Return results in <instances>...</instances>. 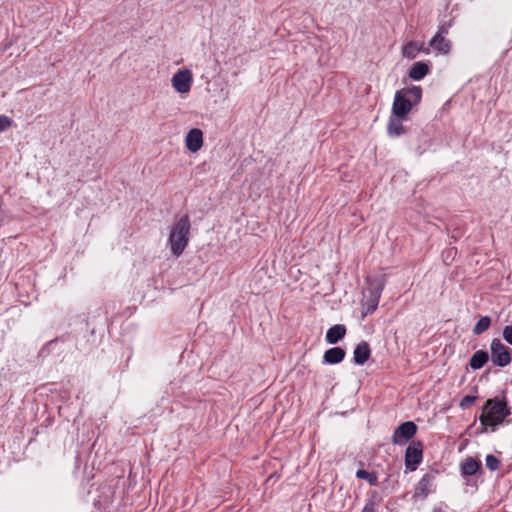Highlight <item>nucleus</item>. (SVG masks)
<instances>
[{
	"label": "nucleus",
	"instance_id": "nucleus-13",
	"mask_svg": "<svg viewBox=\"0 0 512 512\" xmlns=\"http://www.w3.org/2000/svg\"><path fill=\"white\" fill-rule=\"evenodd\" d=\"M481 467V461L468 457L461 463V475L464 477L473 476L481 470Z\"/></svg>",
	"mask_w": 512,
	"mask_h": 512
},
{
	"label": "nucleus",
	"instance_id": "nucleus-4",
	"mask_svg": "<svg viewBox=\"0 0 512 512\" xmlns=\"http://www.w3.org/2000/svg\"><path fill=\"white\" fill-rule=\"evenodd\" d=\"M491 361L494 365L505 367L511 362V356L508 347L500 339L494 338L491 341Z\"/></svg>",
	"mask_w": 512,
	"mask_h": 512
},
{
	"label": "nucleus",
	"instance_id": "nucleus-5",
	"mask_svg": "<svg viewBox=\"0 0 512 512\" xmlns=\"http://www.w3.org/2000/svg\"><path fill=\"white\" fill-rule=\"evenodd\" d=\"M416 432L417 425L412 421H406L394 430L391 440L395 445H404L415 436Z\"/></svg>",
	"mask_w": 512,
	"mask_h": 512
},
{
	"label": "nucleus",
	"instance_id": "nucleus-11",
	"mask_svg": "<svg viewBox=\"0 0 512 512\" xmlns=\"http://www.w3.org/2000/svg\"><path fill=\"white\" fill-rule=\"evenodd\" d=\"M346 352L341 347H333L324 352L323 363L324 364H339L345 358Z\"/></svg>",
	"mask_w": 512,
	"mask_h": 512
},
{
	"label": "nucleus",
	"instance_id": "nucleus-3",
	"mask_svg": "<svg viewBox=\"0 0 512 512\" xmlns=\"http://www.w3.org/2000/svg\"><path fill=\"white\" fill-rule=\"evenodd\" d=\"M422 99V88L412 86L396 91L392 106V113L399 119H405L412 107L419 104Z\"/></svg>",
	"mask_w": 512,
	"mask_h": 512
},
{
	"label": "nucleus",
	"instance_id": "nucleus-27",
	"mask_svg": "<svg viewBox=\"0 0 512 512\" xmlns=\"http://www.w3.org/2000/svg\"><path fill=\"white\" fill-rule=\"evenodd\" d=\"M11 124V120L7 116H0V132L6 130Z\"/></svg>",
	"mask_w": 512,
	"mask_h": 512
},
{
	"label": "nucleus",
	"instance_id": "nucleus-7",
	"mask_svg": "<svg viewBox=\"0 0 512 512\" xmlns=\"http://www.w3.org/2000/svg\"><path fill=\"white\" fill-rule=\"evenodd\" d=\"M192 82L193 75L188 69L178 70L171 79L172 87L181 94H186L191 90Z\"/></svg>",
	"mask_w": 512,
	"mask_h": 512
},
{
	"label": "nucleus",
	"instance_id": "nucleus-23",
	"mask_svg": "<svg viewBox=\"0 0 512 512\" xmlns=\"http://www.w3.org/2000/svg\"><path fill=\"white\" fill-rule=\"evenodd\" d=\"M485 462H486V467L490 471H496L501 466L500 460L496 456H494L493 454H488L486 456Z\"/></svg>",
	"mask_w": 512,
	"mask_h": 512
},
{
	"label": "nucleus",
	"instance_id": "nucleus-10",
	"mask_svg": "<svg viewBox=\"0 0 512 512\" xmlns=\"http://www.w3.org/2000/svg\"><path fill=\"white\" fill-rule=\"evenodd\" d=\"M371 356L370 345L366 341H361L356 345L353 351V362L356 365H364Z\"/></svg>",
	"mask_w": 512,
	"mask_h": 512
},
{
	"label": "nucleus",
	"instance_id": "nucleus-22",
	"mask_svg": "<svg viewBox=\"0 0 512 512\" xmlns=\"http://www.w3.org/2000/svg\"><path fill=\"white\" fill-rule=\"evenodd\" d=\"M379 502L380 498L378 493L376 491L371 492L361 512H376V507L379 505Z\"/></svg>",
	"mask_w": 512,
	"mask_h": 512
},
{
	"label": "nucleus",
	"instance_id": "nucleus-6",
	"mask_svg": "<svg viewBox=\"0 0 512 512\" xmlns=\"http://www.w3.org/2000/svg\"><path fill=\"white\" fill-rule=\"evenodd\" d=\"M423 460V444L420 441L411 442L406 448L405 465L410 471L416 470Z\"/></svg>",
	"mask_w": 512,
	"mask_h": 512
},
{
	"label": "nucleus",
	"instance_id": "nucleus-21",
	"mask_svg": "<svg viewBox=\"0 0 512 512\" xmlns=\"http://www.w3.org/2000/svg\"><path fill=\"white\" fill-rule=\"evenodd\" d=\"M491 325V318L489 316H482L478 320V322L475 324L473 328V334L474 335H481L485 331L489 329Z\"/></svg>",
	"mask_w": 512,
	"mask_h": 512
},
{
	"label": "nucleus",
	"instance_id": "nucleus-17",
	"mask_svg": "<svg viewBox=\"0 0 512 512\" xmlns=\"http://www.w3.org/2000/svg\"><path fill=\"white\" fill-rule=\"evenodd\" d=\"M489 360L487 351L478 350L470 358L469 365L473 370L481 369Z\"/></svg>",
	"mask_w": 512,
	"mask_h": 512
},
{
	"label": "nucleus",
	"instance_id": "nucleus-16",
	"mask_svg": "<svg viewBox=\"0 0 512 512\" xmlns=\"http://www.w3.org/2000/svg\"><path fill=\"white\" fill-rule=\"evenodd\" d=\"M429 65L423 61L413 63L409 70V77L415 81L422 80L429 73Z\"/></svg>",
	"mask_w": 512,
	"mask_h": 512
},
{
	"label": "nucleus",
	"instance_id": "nucleus-28",
	"mask_svg": "<svg viewBox=\"0 0 512 512\" xmlns=\"http://www.w3.org/2000/svg\"><path fill=\"white\" fill-rule=\"evenodd\" d=\"M448 506L445 504H440L436 507H434L433 512H446Z\"/></svg>",
	"mask_w": 512,
	"mask_h": 512
},
{
	"label": "nucleus",
	"instance_id": "nucleus-9",
	"mask_svg": "<svg viewBox=\"0 0 512 512\" xmlns=\"http://www.w3.org/2000/svg\"><path fill=\"white\" fill-rule=\"evenodd\" d=\"M186 147L191 152H197L203 145V133L198 128L191 129L185 139Z\"/></svg>",
	"mask_w": 512,
	"mask_h": 512
},
{
	"label": "nucleus",
	"instance_id": "nucleus-12",
	"mask_svg": "<svg viewBox=\"0 0 512 512\" xmlns=\"http://www.w3.org/2000/svg\"><path fill=\"white\" fill-rule=\"evenodd\" d=\"M347 329L343 324H336L330 327L326 332V342L329 344H336L342 340L346 335Z\"/></svg>",
	"mask_w": 512,
	"mask_h": 512
},
{
	"label": "nucleus",
	"instance_id": "nucleus-25",
	"mask_svg": "<svg viewBox=\"0 0 512 512\" xmlns=\"http://www.w3.org/2000/svg\"><path fill=\"white\" fill-rule=\"evenodd\" d=\"M450 27H451V21H449V22H442L438 26V30L436 32V35H440L442 37H445V35L448 34Z\"/></svg>",
	"mask_w": 512,
	"mask_h": 512
},
{
	"label": "nucleus",
	"instance_id": "nucleus-2",
	"mask_svg": "<svg viewBox=\"0 0 512 512\" xmlns=\"http://www.w3.org/2000/svg\"><path fill=\"white\" fill-rule=\"evenodd\" d=\"M191 221L185 214L176 220L170 229L168 245L173 256L179 257L187 247L190 239Z\"/></svg>",
	"mask_w": 512,
	"mask_h": 512
},
{
	"label": "nucleus",
	"instance_id": "nucleus-18",
	"mask_svg": "<svg viewBox=\"0 0 512 512\" xmlns=\"http://www.w3.org/2000/svg\"><path fill=\"white\" fill-rule=\"evenodd\" d=\"M382 290H383V286L380 284L371 288V296L367 302L366 313H372L377 309Z\"/></svg>",
	"mask_w": 512,
	"mask_h": 512
},
{
	"label": "nucleus",
	"instance_id": "nucleus-20",
	"mask_svg": "<svg viewBox=\"0 0 512 512\" xmlns=\"http://www.w3.org/2000/svg\"><path fill=\"white\" fill-rule=\"evenodd\" d=\"M356 477L358 479L366 480L371 486L378 485V475L376 472H368L364 469H358L356 471Z\"/></svg>",
	"mask_w": 512,
	"mask_h": 512
},
{
	"label": "nucleus",
	"instance_id": "nucleus-1",
	"mask_svg": "<svg viewBox=\"0 0 512 512\" xmlns=\"http://www.w3.org/2000/svg\"><path fill=\"white\" fill-rule=\"evenodd\" d=\"M511 414L507 402L498 398L488 399L482 407V414L479 417L481 432H487L490 427L492 431L501 425L505 418Z\"/></svg>",
	"mask_w": 512,
	"mask_h": 512
},
{
	"label": "nucleus",
	"instance_id": "nucleus-29",
	"mask_svg": "<svg viewBox=\"0 0 512 512\" xmlns=\"http://www.w3.org/2000/svg\"><path fill=\"white\" fill-rule=\"evenodd\" d=\"M447 252H448V254L456 253V249L455 248H451Z\"/></svg>",
	"mask_w": 512,
	"mask_h": 512
},
{
	"label": "nucleus",
	"instance_id": "nucleus-19",
	"mask_svg": "<svg viewBox=\"0 0 512 512\" xmlns=\"http://www.w3.org/2000/svg\"><path fill=\"white\" fill-rule=\"evenodd\" d=\"M387 131L390 136H400L405 133L404 126L400 119H390L387 125Z\"/></svg>",
	"mask_w": 512,
	"mask_h": 512
},
{
	"label": "nucleus",
	"instance_id": "nucleus-24",
	"mask_svg": "<svg viewBox=\"0 0 512 512\" xmlns=\"http://www.w3.org/2000/svg\"><path fill=\"white\" fill-rule=\"evenodd\" d=\"M477 397L476 396H472V395H466L464 396L460 403H459V407L463 410L465 409H468L472 404H474V402L476 401Z\"/></svg>",
	"mask_w": 512,
	"mask_h": 512
},
{
	"label": "nucleus",
	"instance_id": "nucleus-8",
	"mask_svg": "<svg viewBox=\"0 0 512 512\" xmlns=\"http://www.w3.org/2000/svg\"><path fill=\"white\" fill-rule=\"evenodd\" d=\"M436 473L432 471L423 475L414 488L413 498L425 499L435 490Z\"/></svg>",
	"mask_w": 512,
	"mask_h": 512
},
{
	"label": "nucleus",
	"instance_id": "nucleus-15",
	"mask_svg": "<svg viewBox=\"0 0 512 512\" xmlns=\"http://www.w3.org/2000/svg\"><path fill=\"white\" fill-rule=\"evenodd\" d=\"M419 52L429 53L428 48H424L423 43L410 41L403 47V56L408 59H414L416 58L417 54Z\"/></svg>",
	"mask_w": 512,
	"mask_h": 512
},
{
	"label": "nucleus",
	"instance_id": "nucleus-14",
	"mask_svg": "<svg viewBox=\"0 0 512 512\" xmlns=\"http://www.w3.org/2000/svg\"><path fill=\"white\" fill-rule=\"evenodd\" d=\"M429 47L441 54H448L451 50V42L440 35H434L428 43Z\"/></svg>",
	"mask_w": 512,
	"mask_h": 512
},
{
	"label": "nucleus",
	"instance_id": "nucleus-26",
	"mask_svg": "<svg viewBox=\"0 0 512 512\" xmlns=\"http://www.w3.org/2000/svg\"><path fill=\"white\" fill-rule=\"evenodd\" d=\"M503 338L512 345V325H507L503 329Z\"/></svg>",
	"mask_w": 512,
	"mask_h": 512
}]
</instances>
